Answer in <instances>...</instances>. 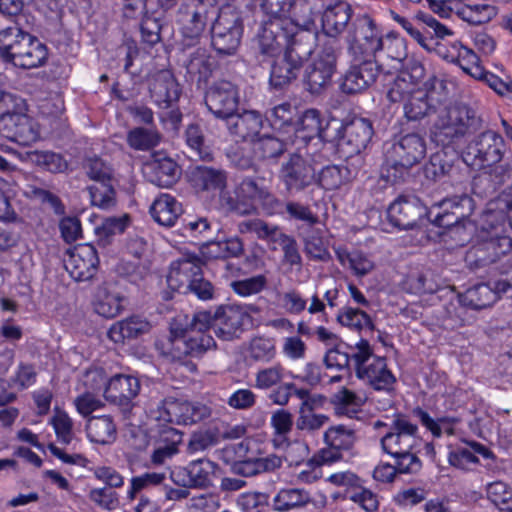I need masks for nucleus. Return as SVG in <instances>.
Masks as SVG:
<instances>
[{
    "label": "nucleus",
    "mask_w": 512,
    "mask_h": 512,
    "mask_svg": "<svg viewBox=\"0 0 512 512\" xmlns=\"http://www.w3.org/2000/svg\"><path fill=\"white\" fill-rule=\"evenodd\" d=\"M301 235L304 242V252L309 258L323 262L331 259L322 232L319 229L311 227L301 232Z\"/></svg>",
    "instance_id": "obj_45"
},
{
    "label": "nucleus",
    "mask_w": 512,
    "mask_h": 512,
    "mask_svg": "<svg viewBox=\"0 0 512 512\" xmlns=\"http://www.w3.org/2000/svg\"><path fill=\"white\" fill-rule=\"evenodd\" d=\"M319 14H322L324 34L328 37L336 38L347 27L351 18V8L343 2L328 6L324 3V9Z\"/></svg>",
    "instance_id": "obj_29"
},
{
    "label": "nucleus",
    "mask_w": 512,
    "mask_h": 512,
    "mask_svg": "<svg viewBox=\"0 0 512 512\" xmlns=\"http://www.w3.org/2000/svg\"><path fill=\"white\" fill-rule=\"evenodd\" d=\"M394 159L403 161L408 165L416 164V134L407 133L392 146Z\"/></svg>",
    "instance_id": "obj_56"
},
{
    "label": "nucleus",
    "mask_w": 512,
    "mask_h": 512,
    "mask_svg": "<svg viewBox=\"0 0 512 512\" xmlns=\"http://www.w3.org/2000/svg\"><path fill=\"white\" fill-rule=\"evenodd\" d=\"M149 93L158 107L166 109L179 99L180 88L170 71L161 70L151 78Z\"/></svg>",
    "instance_id": "obj_27"
},
{
    "label": "nucleus",
    "mask_w": 512,
    "mask_h": 512,
    "mask_svg": "<svg viewBox=\"0 0 512 512\" xmlns=\"http://www.w3.org/2000/svg\"><path fill=\"white\" fill-rule=\"evenodd\" d=\"M303 64L294 60L292 57L283 54L282 57L274 60L269 82L274 89H283L297 79Z\"/></svg>",
    "instance_id": "obj_32"
},
{
    "label": "nucleus",
    "mask_w": 512,
    "mask_h": 512,
    "mask_svg": "<svg viewBox=\"0 0 512 512\" xmlns=\"http://www.w3.org/2000/svg\"><path fill=\"white\" fill-rule=\"evenodd\" d=\"M144 172L148 180L163 188L173 186L181 177V168L164 152H154L144 163Z\"/></svg>",
    "instance_id": "obj_23"
},
{
    "label": "nucleus",
    "mask_w": 512,
    "mask_h": 512,
    "mask_svg": "<svg viewBox=\"0 0 512 512\" xmlns=\"http://www.w3.org/2000/svg\"><path fill=\"white\" fill-rule=\"evenodd\" d=\"M184 66L191 80H196L198 83L206 81L212 72L210 56L204 48H197L192 52Z\"/></svg>",
    "instance_id": "obj_42"
},
{
    "label": "nucleus",
    "mask_w": 512,
    "mask_h": 512,
    "mask_svg": "<svg viewBox=\"0 0 512 512\" xmlns=\"http://www.w3.org/2000/svg\"><path fill=\"white\" fill-rule=\"evenodd\" d=\"M151 329L150 323L139 316L128 317L114 323L108 331V337L115 343L136 339L147 334Z\"/></svg>",
    "instance_id": "obj_34"
},
{
    "label": "nucleus",
    "mask_w": 512,
    "mask_h": 512,
    "mask_svg": "<svg viewBox=\"0 0 512 512\" xmlns=\"http://www.w3.org/2000/svg\"><path fill=\"white\" fill-rule=\"evenodd\" d=\"M232 290L242 297H249L260 293L267 286V278L264 275H256L242 280L232 281Z\"/></svg>",
    "instance_id": "obj_59"
},
{
    "label": "nucleus",
    "mask_w": 512,
    "mask_h": 512,
    "mask_svg": "<svg viewBox=\"0 0 512 512\" xmlns=\"http://www.w3.org/2000/svg\"><path fill=\"white\" fill-rule=\"evenodd\" d=\"M99 264L98 254L91 244H80L70 249L64 258V267L70 276L78 282L94 277Z\"/></svg>",
    "instance_id": "obj_20"
},
{
    "label": "nucleus",
    "mask_w": 512,
    "mask_h": 512,
    "mask_svg": "<svg viewBox=\"0 0 512 512\" xmlns=\"http://www.w3.org/2000/svg\"><path fill=\"white\" fill-rule=\"evenodd\" d=\"M328 481L337 486H348L353 488L349 499L358 504L367 512H374L378 509L379 501L372 491L359 485L360 479L352 472H338L329 476Z\"/></svg>",
    "instance_id": "obj_26"
},
{
    "label": "nucleus",
    "mask_w": 512,
    "mask_h": 512,
    "mask_svg": "<svg viewBox=\"0 0 512 512\" xmlns=\"http://www.w3.org/2000/svg\"><path fill=\"white\" fill-rule=\"evenodd\" d=\"M310 500L309 494L301 489H282L274 498V509L287 511L302 506Z\"/></svg>",
    "instance_id": "obj_52"
},
{
    "label": "nucleus",
    "mask_w": 512,
    "mask_h": 512,
    "mask_svg": "<svg viewBox=\"0 0 512 512\" xmlns=\"http://www.w3.org/2000/svg\"><path fill=\"white\" fill-rule=\"evenodd\" d=\"M0 133L20 145H29L39 138L37 123L27 114L3 113L0 116Z\"/></svg>",
    "instance_id": "obj_21"
},
{
    "label": "nucleus",
    "mask_w": 512,
    "mask_h": 512,
    "mask_svg": "<svg viewBox=\"0 0 512 512\" xmlns=\"http://www.w3.org/2000/svg\"><path fill=\"white\" fill-rule=\"evenodd\" d=\"M87 175L95 183L113 182V169L100 158H91L86 164Z\"/></svg>",
    "instance_id": "obj_63"
},
{
    "label": "nucleus",
    "mask_w": 512,
    "mask_h": 512,
    "mask_svg": "<svg viewBox=\"0 0 512 512\" xmlns=\"http://www.w3.org/2000/svg\"><path fill=\"white\" fill-rule=\"evenodd\" d=\"M415 93L416 81L413 74L408 70H401L388 91L387 97L392 102H400L403 104L406 123L416 121V111L414 107Z\"/></svg>",
    "instance_id": "obj_25"
},
{
    "label": "nucleus",
    "mask_w": 512,
    "mask_h": 512,
    "mask_svg": "<svg viewBox=\"0 0 512 512\" xmlns=\"http://www.w3.org/2000/svg\"><path fill=\"white\" fill-rule=\"evenodd\" d=\"M389 221L400 229H412L415 225V203L400 196L388 208Z\"/></svg>",
    "instance_id": "obj_39"
},
{
    "label": "nucleus",
    "mask_w": 512,
    "mask_h": 512,
    "mask_svg": "<svg viewBox=\"0 0 512 512\" xmlns=\"http://www.w3.org/2000/svg\"><path fill=\"white\" fill-rule=\"evenodd\" d=\"M288 25L291 26V20L285 18H268L263 21L255 39L257 52L264 57L276 56L287 42Z\"/></svg>",
    "instance_id": "obj_16"
},
{
    "label": "nucleus",
    "mask_w": 512,
    "mask_h": 512,
    "mask_svg": "<svg viewBox=\"0 0 512 512\" xmlns=\"http://www.w3.org/2000/svg\"><path fill=\"white\" fill-rule=\"evenodd\" d=\"M219 8L203 0L183 1L178 9V22L181 24L185 38L198 39L205 31L208 23L216 18Z\"/></svg>",
    "instance_id": "obj_12"
},
{
    "label": "nucleus",
    "mask_w": 512,
    "mask_h": 512,
    "mask_svg": "<svg viewBox=\"0 0 512 512\" xmlns=\"http://www.w3.org/2000/svg\"><path fill=\"white\" fill-rule=\"evenodd\" d=\"M505 143L496 132L489 130L477 136L467 147V157H472L473 165L493 166L502 161Z\"/></svg>",
    "instance_id": "obj_19"
},
{
    "label": "nucleus",
    "mask_w": 512,
    "mask_h": 512,
    "mask_svg": "<svg viewBox=\"0 0 512 512\" xmlns=\"http://www.w3.org/2000/svg\"><path fill=\"white\" fill-rule=\"evenodd\" d=\"M476 454H480L485 458L490 457L488 449L481 444L473 443L469 447H459L451 451L448 460L452 466L462 470H468L471 465L478 463L479 460Z\"/></svg>",
    "instance_id": "obj_46"
},
{
    "label": "nucleus",
    "mask_w": 512,
    "mask_h": 512,
    "mask_svg": "<svg viewBox=\"0 0 512 512\" xmlns=\"http://www.w3.org/2000/svg\"><path fill=\"white\" fill-rule=\"evenodd\" d=\"M190 181L198 190H221L226 188L227 174L222 169L201 165L191 170Z\"/></svg>",
    "instance_id": "obj_35"
},
{
    "label": "nucleus",
    "mask_w": 512,
    "mask_h": 512,
    "mask_svg": "<svg viewBox=\"0 0 512 512\" xmlns=\"http://www.w3.org/2000/svg\"><path fill=\"white\" fill-rule=\"evenodd\" d=\"M239 227L242 233H254L259 239L272 244H279L286 235L278 226L268 224L261 219L242 222Z\"/></svg>",
    "instance_id": "obj_47"
},
{
    "label": "nucleus",
    "mask_w": 512,
    "mask_h": 512,
    "mask_svg": "<svg viewBox=\"0 0 512 512\" xmlns=\"http://www.w3.org/2000/svg\"><path fill=\"white\" fill-rule=\"evenodd\" d=\"M260 6L269 18H285L305 27L313 25L324 0H262Z\"/></svg>",
    "instance_id": "obj_9"
},
{
    "label": "nucleus",
    "mask_w": 512,
    "mask_h": 512,
    "mask_svg": "<svg viewBox=\"0 0 512 512\" xmlns=\"http://www.w3.org/2000/svg\"><path fill=\"white\" fill-rule=\"evenodd\" d=\"M357 352L352 354L358 378L368 382L375 390L391 392L395 377L387 368L385 358L374 356L367 340H361Z\"/></svg>",
    "instance_id": "obj_7"
},
{
    "label": "nucleus",
    "mask_w": 512,
    "mask_h": 512,
    "mask_svg": "<svg viewBox=\"0 0 512 512\" xmlns=\"http://www.w3.org/2000/svg\"><path fill=\"white\" fill-rule=\"evenodd\" d=\"M186 143L191 149V156L201 160L211 159L208 147L205 146V137L201 127L197 124H190L185 131Z\"/></svg>",
    "instance_id": "obj_54"
},
{
    "label": "nucleus",
    "mask_w": 512,
    "mask_h": 512,
    "mask_svg": "<svg viewBox=\"0 0 512 512\" xmlns=\"http://www.w3.org/2000/svg\"><path fill=\"white\" fill-rule=\"evenodd\" d=\"M478 123L471 108L464 104L454 105L438 114L431 127V138L437 145L448 146L462 139Z\"/></svg>",
    "instance_id": "obj_6"
},
{
    "label": "nucleus",
    "mask_w": 512,
    "mask_h": 512,
    "mask_svg": "<svg viewBox=\"0 0 512 512\" xmlns=\"http://www.w3.org/2000/svg\"><path fill=\"white\" fill-rule=\"evenodd\" d=\"M226 121L231 134L242 140L252 141L259 135L264 123L262 115L254 110L241 114L235 112Z\"/></svg>",
    "instance_id": "obj_28"
},
{
    "label": "nucleus",
    "mask_w": 512,
    "mask_h": 512,
    "mask_svg": "<svg viewBox=\"0 0 512 512\" xmlns=\"http://www.w3.org/2000/svg\"><path fill=\"white\" fill-rule=\"evenodd\" d=\"M204 262L193 253H185L172 262L167 276L168 286L179 292H191L201 300H210L214 296V286L202 272Z\"/></svg>",
    "instance_id": "obj_4"
},
{
    "label": "nucleus",
    "mask_w": 512,
    "mask_h": 512,
    "mask_svg": "<svg viewBox=\"0 0 512 512\" xmlns=\"http://www.w3.org/2000/svg\"><path fill=\"white\" fill-rule=\"evenodd\" d=\"M496 301V293L488 284H478L466 290L460 296L463 306L480 310L491 306Z\"/></svg>",
    "instance_id": "obj_43"
},
{
    "label": "nucleus",
    "mask_w": 512,
    "mask_h": 512,
    "mask_svg": "<svg viewBox=\"0 0 512 512\" xmlns=\"http://www.w3.org/2000/svg\"><path fill=\"white\" fill-rule=\"evenodd\" d=\"M347 41L352 62L343 76L340 89L345 94H356L369 88L379 76L381 66L374 57L376 52L382 50L383 42L368 17L357 23Z\"/></svg>",
    "instance_id": "obj_1"
},
{
    "label": "nucleus",
    "mask_w": 512,
    "mask_h": 512,
    "mask_svg": "<svg viewBox=\"0 0 512 512\" xmlns=\"http://www.w3.org/2000/svg\"><path fill=\"white\" fill-rule=\"evenodd\" d=\"M140 381L137 377L116 374L109 378L104 389V398L111 404L119 406L123 412L132 408V400L140 392Z\"/></svg>",
    "instance_id": "obj_22"
},
{
    "label": "nucleus",
    "mask_w": 512,
    "mask_h": 512,
    "mask_svg": "<svg viewBox=\"0 0 512 512\" xmlns=\"http://www.w3.org/2000/svg\"><path fill=\"white\" fill-rule=\"evenodd\" d=\"M94 309L97 314L105 318H114L122 311L123 297L116 286L104 283L98 288Z\"/></svg>",
    "instance_id": "obj_33"
},
{
    "label": "nucleus",
    "mask_w": 512,
    "mask_h": 512,
    "mask_svg": "<svg viewBox=\"0 0 512 512\" xmlns=\"http://www.w3.org/2000/svg\"><path fill=\"white\" fill-rule=\"evenodd\" d=\"M395 432L387 433L381 440L383 450L393 457H404L409 463L416 462V454L411 449L416 444V427L405 418L398 417L394 421Z\"/></svg>",
    "instance_id": "obj_17"
},
{
    "label": "nucleus",
    "mask_w": 512,
    "mask_h": 512,
    "mask_svg": "<svg viewBox=\"0 0 512 512\" xmlns=\"http://www.w3.org/2000/svg\"><path fill=\"white\" fill-rule=\"evenodd\" d=\"M210 312L200 311L192 315L179 314L170 324L169 354L174 360L187 357L200 358L215 348L216 343L208 333Z\"/></svg>",
    "instance_id": "obj_2"
},
{
    "label": "nucleus",
    "mask_w": 512,
    "mask_h": 512,
    "mask_svg": "<svg viewBox=\"0 0 512 512\" xmlns=\"http://www.w3.org/2000/svg\"><path fill=\"white\" fill-rule=\"evenodd\" d=\"M205 105L216 118L227 120L238 109L236 86L226 80L215 82L205 93Z\"/></svg>",
    "instance_id": "obj_18"
},
{
    "label": "nucleus",
    "mask_w": 512,
    "mask_h": 512,
    "mask_svg": "<svg viewBox=\"0 0 512 512\" xmlns=\"http://www.w3.org/2000/svg\"><path fill=\"white\" fill-rule=\"evenodd\" d=\"M181 212V205L169 194L160 195L150 208L153 219L163 226H172Z\"/></svg>",
    "instance_id": "obj_38"
},
{
    "label": "nucleus",
    "mask_w": 512,
    "mask_h": 512,
    "mask_svg": "<svg viewBox=\"0 0 512 512\" xmlns=\"http://www.w3.org/2000/svg\"><path fill=\"white\" fill-rule=\"evenodd\" d=\"M339 50L335 40L328 41L323 44L317 58L307 66L304 85L311 94L320 95L331 85Z\"/></svg>",
    "instance_id": "obj_10"
},
{
    "label": "nucleus",
    "mask_w": 512,
    "mask_h": 512,
    "mask_svg": "<svg viewBox=\"0 0 512 512\" xmlns=\"http://www.w3.org/2000/svg\"><path fill=\"white\" fill-rule=\"evenodd\" d=\"M91 203L101 209H110L116 204L113 182H98L88 187Z\"/></svg>",
    "instance_id": "obj_50"
},
{
    "label": "nucleus",
    "mask_w": 512,
    "mask_h": 512,
    "mask_svg": "<svg viewBox=\"0 0 512 512\" xmlns=\"http://www.w3.org/2000/svg\"><path fill=\"white\" fill-rule=\"evenodd\" d=\"M437 79L434 76L428 78L423 88L418 90V118L425 117L437 111L441 103V92L436 87Z\"/></svg>",
    "instance_id": "obj_44"
},
{
    "label": "nucleus",
    "mask_w": 512,
    "mask_h": 512,
    "mask_svg": "<svg viewBox=\"0 0 512 512\" xmlns=\"http://www.w3.org/2000/svg\"><path fill=\"white\" fill-rule=\"evenodd\" d=\"M337 321L342 325L355 330H362L365 328L372 329L373 324L367 313L364 311L346 307L339 311Z\"/></svg>",
    "instance_id": "obj_55"
},
{
    "label": "nucleus",
    "mask_w": 512,
    "mask_h": 512,
    "mask_svg": "<svg viewBox=\"0 0 512 512\" xmlns=\"http://www.w3.org/2000/svg\"><path fill=\"white\" fill-rule=\"evenodd\" d=\"M218 442L216 432L212 430H200L191 434L187 444V452L191 455L204 452Z\"/></svg>",
    "instance_id": "obj_61"
},
{
    "label": "nucleus",
    "mask_w": 512,
    "mask_h": 512,
    "mask_svg": "<svg viewBox=\"0 0 512 512\" xmlns=\"http://www.w3.org/2000/svg\"><path fill=\"white\" fill-rule=\"evenodd\" d=\"M28 160L53 173L62 172L67 168V163L60 154L50 151H30L27 153Z\"/></svg>",
    "instance_id": "obj_51"
},
{
    "label": "nucleus",
    "mask_w": 512,
    "mask_h": 512,
    "mask_svg": "<svg viewBox=\"0 0 512 512\" xmlns=\"http://www.w3.org/2000/svg\"><path fill=\"white\" fill-rule=\"evenodd\" d=\"M161 140L160 133L155 129L136 127L127 134L128 145L141 151H147L156 147Z\"/></svg>",
    "instance_id": "obj_49"
},
{
    "label": "nucleus",
    "mask_w": 512,
    "mask_h": 512,
    "mask_svg": "<svg viewBox=\"0 0 512 512\" xmlns=\"http://www.w3.org/2000/svg\"><path fill=\"white\" fill-rule=\"evenodd\" d=\"M47 48L17 25L0 29V57L23 69L36 68L47 59Z\"/></svg>",
    "instance_id": "obj_3"
},
{
    "label": "nucleus",
    "mask_w": 512,
    "mask_h": 512,
    "mask_svg": "<svg viewBox=\"0 0 512 512\" xmlns=\"http://www.w3.org/2000/svg\"><path fill=\"white\" fill-rule=\"evenodd\" d=\"M454 13L469 24L481 25L492 20L497 15V9L487 3L455 2Z\"/></svg>",
    "instance_id": "obj_36"
},
{
    "label": "nucleus",
    "mask_w": 512,
    "mask_h": 512,
    "mask_svg": "<svg viewBox=\"0 0 512 512\" xmlns=\"http://www.w3.org/2000/svg\"><path fill=\"white\" fill-rule=\"evenodd\" d=\"M315 178L314 185H318L325 190H335L347 183L342 168L338 165H328L319 172L315 166Z\"/></svg>",
    "instance_id": "obj_53"
},
{
    "label": "nucleus",
    "mask_w": 512,
    "mask_h": 512,
    "mask_svg": "<svg viewBox=\"0 0 512 512\" xmlns=\"http://www.w3.org/2000/svg\"><path fill=\"white\" fill-rule=\"evenodd\" d=\"M487 496L501 512H512V490L504 482L490 483L487 486Z\"/></svg>",
    "instance_id": "obj_57"
},
{
    "label": "nucleus",
    "mask_w": 512,
    "mask_h": 512,
    "mask_svg": "<svg viewBox=\"0 0 512 512\" xmlns=\"http://www.w3.org/2000/svg\"><path fill=\"white\" fill-rule=\"evenodd\" d=\"M284 369L281 365L260 369L255 375V387L261 390L270 389L283 379Z\"/></svg>",
    "instance_id": "obj_62"
},
{
    "label": "nucleus",
    "mask_w": 512,
    "mask_h": 512,
    "mask_svg": "<svg viewBox=\"0 0 512 512\" xmlns=\"http://www.w3.org/2000/svg\"><path fill=\"white\" fill-rule=\"evenodd\" d=\"M440 54L449 62L459 65V67L473 78H479L484 75V69L479 63V57L476 53L463 46L460 42L453 43L446 53Z\"/></svg>",
    "instance_id": "obj_30"
},
{
    "label": "nucleus",
    "mask_w": 512,
    "mask_h": 512,
    "mask_svg": "<svg viewBox=\"0 0 512 512\" xmlns=\"http://www.w3.org/2000/svg\"><path fill=\"white\" fill-rule=\"evenodd\" d=\"M158 420L177 424L192 425L211 416V409L201 402L166 398L155 412Z\"/></svg>",
    "instance_id": "obj_13"
},
{
    "label": "nucleus",
    "mask_w": 512,
    "mask_h": 512,
    "mask_svg": "<svg viewBox=\"0 0 512 512\" xmlns=\"http://www.w3.org/2000/svg\"><path fill=\"white\" fill-rule=\"evenodd\" d=\"M216 468L217 464L206 458L191 461L186 468L189 486L208 488L212 485L211 476Z\"/></svg>",
    "instance_id": "obj_41"
},
{
    "label": "nucleus",
    "mask_w": 512,
    "mask_h": 512,
    "mask_svg": "<svg viewBox=\"0 0 512 512\" xmlns=\"http://www.w3.org/2000/svg\"><path fill=\"white\" fill-rule=\"evenodd\" d=\"M243 34L240 14L231 6L220 8L211 25V44L220 55H233Z\"/></svg>",
    "instance_id": "obj_8"
},
{
    "label": "nucleus",
    "mask_w": 512,
    "mask_h": 512,
    "mask_svg": "<svg viewBox=\"0 0 512 512\" xmlns=\"http://www.w3.org/2000/svg\"><path fill=\"white\" fill-rule=\"evenodd\" d=\"M88 438L98 444H109L116 438V425L110 415L93 416L87 421Z\"/></svg>",
    "instance_id": "obj_37"
},
{
    "label": "nucleus",
    "mask_w": 512,
    "mask_h": 512,
    "mask_svg": "<svg viewBox=\"0 0 512 512\" xmlns=\"http://www.w3.org/2000/svg\"><path fill=\"white\" fill-rule=\"evenodd\" d=\"M422 208L428 221L438 227L451 228L459 225L472 214L474 203L468 195H461L440 202L438 205L439 211L436 213H434L435 207L429 211H427L426 206Z\"/></svg>",
    "instance_id": "obj_14"
},
{
    "label": "nucleus",
    "mask_w": 512,
    "mask_h": 512,
    "mask_svg": "<svg viewBox=\"0 0 512 512\" xmlns=\"http://www.w3.org/2000/svg\"><path fill=\"white\" fill-rule=\"evenodd\" d=\"M257 150L263 159L277 158L286 150V145L280 139L266 135L259 138L257 142Z\"/></svg>",
    "instance_id": "obj_64"
},
{
    "label": "nucleus",
    "mask_w": 512,
    "mask_h": 512,
    "mask_svg": "<svg viewBox=\"0 0 512 512\" xmlns=\"http://www.w3.org/2000/svg\"><path fill=\"white\" fill-rule=\"evenodd\" d=\"M244 252L243 243L240 238L234 237L226 241L207 240L202 245V254L208 258H231L240 257Z\"/></svg>",
    "instance_id": "obj_40"
},
{
    "label": "nucleus",
    "mask_w": 512,
    "mask_h": 512,
    "mask_svg": "<svg viewBox=\"0 0 512 512\" xmlns=\"http://www.w3.org/2000/svg\"><path fill=\"white\" fill-rule=\"evenodd\" d=\"M250 321L249 314L240 306L224 305L210 314L209 328L214 334L225 341L239 338L246 322Z\"/></svg>",
    "instance_id": "obj_15"
},
{
    "label": "nucleus",
    "mask_w": 512,
    "mask_h": 512,
    "mask_svg": "<svg viewBox=\"0 0 512 512\" xmlns=\"http://www.w3.org/2000/svg\"><path fill=\"white\" fill-rule=\"evenodd\" d=\"M219 191V204L226 212L236 213L238 215H247L254 209L253 204L242 200V198L238 196L237 190L235 191V196L225 188H222Z\"/></svg>",
    "instance_id": "obj_58"
},
{
    "label": "nucleus",
    "mask_w": 512,
    "mask_h": 512,
    "mask_svg": "<svg viewBox=\"0 0 512 512\" xmlns=\"http://www.w3.org/2000/svg\"><path fill=\"white\" fill-rule=\"evenodd\" d=\"M299 130L306 132V137L319 136L324 139L326 127H322L320 112L316 109L306 110L299 120Z\"/></svg>",
    "instance_id": "obj_60"
},
{
    "label": "nucleus",
    "mask_w": 512,
    "mask_h": 512,
    "mask_svg": "<svg viewBox=\"0 0 512 512\" xmlns=\"http://www.w3.org/2000/svg\"><path fill=\"white\" fill-rule=\"evenodd\" d=\"M311 25L303 27L291 21V26L288 25V39L285 47V52L289 57L303 64L307 61L316 47L317 34L310 29Z\"/></svg>",
    "instance_id": "obj_24"
},
{
    "label": "nucleus",
    "mask_w": 512,
    "mask_h": 512,
    "mask_svg": "<svg viewBox=\"0 0 512 512\" xmlns=\"http://www.w3.org/2000/svg\"><path fill=\"white\" fill-rule=\"evenodd\" d=\"M373 133L372 123L365 118H353L344 124L333 120L326 125L324 140L336 143L341 158H351L366 149Z\"/></svg>",
    "instance_id": "obj_5"
},
{
    "label": "nucleus",
    "mask_w": 512,
    "mask_h": 512,
    "mask_svg": "<svg viewBox=\"0 0 512 512\" xmlns=\"http://www.w3.org/2000/svg\"><path fill=\"white\" fill-rule=\"evenodd\" d=\"M315 163L310 157L292 153L280 165L278 178L288 195L304 192L315 184Z\"/></svg>",
    "instance_id": "obj_11"
},
{
    "label": "nucleus",
    "mask_w": 512,
    "mask_h": 512,
    "mask_svg": "<svg viewBox=\"0 0 512 512\" xmlns=\"http://www.w3.org/2000/svg\"><path fill=\"white\" fill-rule=\"evenodd\" d=\"M162 438L164 441L170 440V443L159 446L153 451L151 455V462L155 466L165 464L167 459H170L172 456L177 454L178 444L182 440V434L174 428H169L162 432Z\"/></svg>",
    "instance_id": "obj_48"
},
{
    "label": "nucleus",
    "mask_w": 512,
    "mask_h": 512,
    "mask_svg": "<svg viewBox=\"0 0 512 512\" xmlns=\"http://www.w3.org/2000/svg\"><path fill=\"white\" fill-rule=\"evenodd\" d=\"M325 442L330 446V451H323L324 461H335L340 458V450H350L353 448L356 436L352 429L344 425L330 427L324 434Z\"/></svg>",
    "instance_id": "obj_31"
}]
</instances>
